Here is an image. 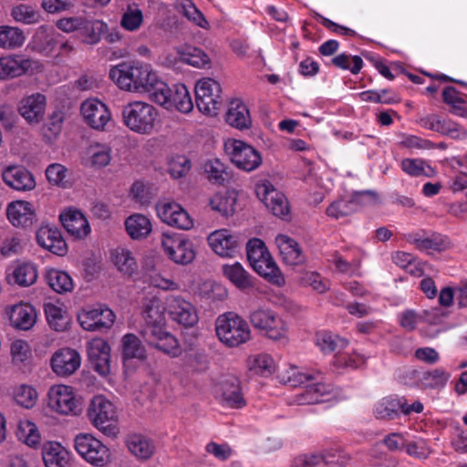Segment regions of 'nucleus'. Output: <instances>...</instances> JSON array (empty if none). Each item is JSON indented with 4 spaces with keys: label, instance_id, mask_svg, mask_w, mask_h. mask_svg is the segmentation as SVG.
<instances>
[{
    "label": "nucleus",
    "instance_id": "obj_19",
    "mask_svg": "<svg viewBox=\"0 0 467 467\" xmlns=\"http://www.w3.org/2000/svg\"><path fill=\"white\" fill-rule=\"evenodd\" d=\"M207 240L212 250L222 257H233L241 243L239 236L228 229L213 232Z\"/></svg>",
    "mask_w": 467,
    "mask_h": 467
},
{
    "label": "nucleus",
    "instance_id": "obj_4",
    "mask_svg": "<svg viewBox=\"0 0 467 467\" xmlns=\"http://www.w3.org/2000/svg\"><path fill=\"white\" fill-rule=\"evenodd\" d=\"M215 330L220 341L230 348L239 347L251 337V330L247 322L233 312L217 317Z\"/></svg>",
    "mask_w": 467,
    "mask_h": 467
},
{
    "label": "nucleus",
    "instance_id": "obj_10",
    "mask_svg": "<svg viewBox=\"0 0 467 467\" xmlns=\"http://www.w3.org/2000/svg\"><path fill=\"white\" fill-rule=\"evenodd\" d=\"M74 446L78 453L94 466L102 467L109 462L110 453L108 447L90 434L77 435Z\"/></svg>",
    "mask_w": 467,
    "mask_h": 467
},
{
    "label": "nucleus",
    "instance_id": "obj_33",
    "mask_svg": "<svg viewBox=\"0 0 467 467\" xmlns=\"http://www.w3.org/2000/svg\"><path fill=\"white\" fill-rule=\"evenodd\" d=\"M36 319L35 309L30 305H16L10 313V322L18 329L28 330L34 326Z\"/></svg>",
    "mask_w": 467,
    "mask_h": 467
},
{
    "label": "nucleus",
    "instance_id": "obj_62",
    "mask_svg": "<svg viewBox=\"0 0 467 467\" xmlns=\"http://www.w3.org/2000/svg\"><path fill=\"white\" fill-rule=\"evenodd\" d=\"M438 127L439 133L450 136L453 139L465 138L467 136L466 130L450 119L440 117Z\"/></svg>",
    "mask_w": 467,
    "mask_h": 467
},
{
    "label": "nucleus",
    "instance_id": "obj_9",
    "mask_svg": "<svg viewBox=\"0 0 467 467\" xmlns=\"http://www.w3.org/2000/svg\"><path fill=\"white\" fill-rule=\"evenodd\" d=\"M423 409V404L419 400L409 405L404 397L388 396L375 404L373 411L378 420H391L399 418L400 412L410 415L413 412L421 413Z\"/></svg>",
    "mask_w": 467,
    "mask_h": 467
},
{
    "label": "nucleus",
    "instance_id": "obj_59",
    "mask_svg": "<svg viewBox=\"0 0 467 467\" xmlns=\"http://www.w3.org/2000/svg\"><path fill=\"white\" fill-rule=\"evenodd\" d=\"M268 253L265 244L261 239L253 238L246 244V254L250 265H256L258 259L268 256Z\"/></svg>",
    "mask_w": 467,
    "mask_h": 467
},
{
    "label": "nucleus",
    "instance_id": "obj_61",
    "mask_svg": "<svg viewBox=\"0 0 467 467\" xmlns=\"http://www.w3.org/2000/svg\"><path fill=\"white\" fill-rule=\"evenodd\" d=\"M192 167L191 161L185 156H176L172 158L168 166V171L174 179L184 177L188 174Z\"/></svg>",
    "mask_w": 467,
    "mask_h": 467
},
{
    "label": "nucleus",
    "instance_id": "obj_2",
    "mask_svg": "<svg viewBox=\"0 0 467 467\" xmlns=\"http://www.w3.org/2000/svg\"><path fill=\"white\" fill-rule=\"evenodd\" d=\"M109 78L122 90L153 92L159 78L149 65L140 62H122L110 68Z\"/></svg>",
    "mask_w": 467,
    "mask_h": 467
},
{
    "label": "nucleus",
    "instance_id": "obj_23",
    "mask_svg": "<svg viewBox=\"0 0 467 467\" xmlns=\"http://www.w3.org/2000/svg\"><path fill=\"white\" fill-rule=\"evenodd\" d=\"M6 216L15 227L28 228L37 221L33 204L26 201L10 202L6 208Z\"/></svg>",
    "mask_w": 467,
    "mask_h": 467
},
{
    "label": "nucleus",
    "instance_id": "obj_8",
    "mask_svg": "<svg viewBox=\"0 0 467 467\" xmlns=\"http://www.w3.org/2000/svg\"><path fill=\"white\" fill-rule=\"evenodd\" d=\"M219 82L207 78L199 80L195 86V100L199 110L207 115H217L223 99Z\"/></svg>",
    "mask_w": 467,
    "mask_h": 467
},
{
    "label": "nucleus",
    "instance_id": "obj_50",
    "mask_svg": "<svg viewBox=\"0 0 467 467\" xmlns=\"http://www.w3.org/2000/svg\"><path fill=\"white\" fill-rule=\"evenodd\" d=\"M249 368L255 374L267 377L275 370V361L270 355L261 353L249 358Z\"/></svg>",
    "mask_w": 467,
    "mask_h": 467
},
{
    "label": "nucleus",
    "instance_id": "obj_44",
    "mask_svg": "<svg viewBox=\"0 0 467 467\" xmlns=\"http://www.w3.org/2000/svg\"><path fill=\"white\" fill-rule=\"evenodd\" d=\"M112 261L118 270L126 275L130 276L137 271V262L128 249H115L112 252Z\"/></svg>",
    "mask_w": 467,
    "mask_h": 467
},
{
    "label": "nucleus",
    "instance_id": "obj_7",
    "mask_svg": "<svg viewBox=\"0 0 467 467\" xmlns=\"http://www.w3.org/2000/svg\"><path fill=\"white\" fill-rule=\"evenodd\" d=\"M88 416L92 424L107 436H115L118 433L115 407L105 397L99 395L91 400Z\"/></svg>",
    "mask_w": 467,
    "mask_h": 467
},
{
    "label": "nucleus",
    "instance_id": "obj_20",
    "mask_svg": "<svg viewBox=\"0 0 467 467\" xmlns=\"http://www.w3.org/2000/svg\"><path fill=\"white\" fill-rule=\"evenodd\" d=\"M80 109L85 122L94 130H103L110 120V112L108 107L99 99L85 100Z\"/></svg>",
    "mask_w": 467,
    "mask_h": 467
},
{
    "label": "nucleus",
    "instance_id": "obj_52",
    "mask_svg": "<svg viewBox=\"0 0 467 467\" xmlns=\"http://www.w3.org/2000/svg\"><path fill=\"white\" fill-rule=\"evenodd\" d=\"M143 23V13L136 5H128L125 12L122 14L120 26L127 31H137Z\"/></svg>",
    "mask_w": 467,
    "mask_h": 467
},
{
    "label": "nucleus",
    "instance_id": "obj_48",
    "mask_svg": "<svg viewBox=\"0 0 467 467\" xmlns=\"http://www.w3.org/2000/svg\"><path fill=\"white\" fill-rule=\"evenodd\" d=\"M11 16L15 21L25 25L37 24L41 19L39 11L26 4L14 6L11 10Z\"/></svg>",
    "mask_w": 467,
    "mask_h": 467
},
{
    "label": "nucleus",
    "instance_id": "obj_51",
    "mask_svg": "<svg viewBox=\"0 0 467 467\" xmlns=\"http://www.w3.org/2000/svg\"><path fill=\"white\" fill-rule=\"evenodd\" d=\"M400 165L402 171L410 176L431 177L434 172L433 169L421 159H404Z\"/></svg>",
    "mask_w": 467,
    "mask_h": 467
},
{
    "label": "nucleus",
    "instance_id": "obj_3",
    "mask_svg": "<svg viewBox=\"0 0 467 467\" xmlns=\"http://www.w3.org/2000/svg\"><path fill=\"white\" fill-rule=\"evenodd\" d=\"M158 116L157 109L143 101L130 102L122 109L125 126L141 135H149L153 131Z\"/></svg>",
    "mask_w": 467,
    "mask_h": 467
},
{
    "label": "nucleus",
    "instance_id": "obj_38",
    "mask_svg": "<svg viewBox=\"0 0 467 467\" xmlns=\"http://www.w3.org/2000/svg\"><path fill=\"white\" fill-rule=\"evenodd\" d=\"M42 458L46 467H65L67 463V451L57 442L43 446Z\"/></svg>",
    "mask_w": 467,
    "mask_h": 467
},
{
    "label": "nucleus",
    "instance_id": "obj_58",
    "mask_svg": "<svg viewBox=\"0 0 467 467\" xmlns=\"http://www.w3.org/2000/svg\"><path fill=\"white\" fill-rule=\"evenodd\" d=\"M304 400L308 403H319L325 401L323 397L329 394L331 386L322 382L306 385Z\"/></svg>",
    "mask_w": 467,
    "mask_h": 467
},
{
    "label": "nucleus",
    "instance_id": "obj_54",
    "mask_svg": "<svg viewBox=\"0 0 467 467\" xmlns=\"http://www.w3.org/2000/svg\"><path fill=\"white\" fill-rule=\"evenodd\" d=\"M13 278L20 286H29L36 281V268L32 264L19 265L13 272Z\"/></svg>",
    "mask_w": 467,
    "mask_h": 467
},
{
    "label": "nucleus",
    "instance_id": "obj_57",
    "mask_svg": "<svg viewBox=\"0 0 467 467\" xmlns=\"http://www.w3.org/2000/svg\"><path fill=\"white\" fill-rule=\"evenodd\" d=\"M389 93V89L366 90L358 94L359 99L364 102H373L379 104H395L400 101L397 94H392L389 98H383V94Z\"/></svg>",
    "mask_w": 467,
    "mask_h": 467
},
{
    "label": "nucleus",
    "instance_id": "obj_1",
    "mask_svg": "<svg viewBox=\"0 0 467 467\" xmlns=\"http://www.w3.org/2000/svg\"><path fill=\"white\" fill-rule=\"evenodd\" d=\"M165 309L160 298L151 297L144 302L142 316L145 325L141 335L149 345L171 357H177L180 354L178 340L164 327Z\"/></svg>",
    "mask_w": 467,
    "mask_h": 467
},
{
    "label": "nucleus",
    "instance_id": "obj_35",
    "mask_svg": "<svg viewBox=\"0 0 467 467\" xmlns=\"http://www.w3.org/2000/svg\"><path fill=\"white\" fill-rule=\"evenodd\" d=\"M226 122L239 130L248 129L251 125V118L246 106L239 100L231 102L225 116Z\"/></svg>",
    "mask_w": 467,
    "mask_h": 467
},
{
    "label": "nucleus",
    "instance_id": "obj_13",
    "mask_svg": "<svg viewBox=\"0 0 467 467\" xmlns=\"http://www.w3.org/2000/svg\"><path fill=\"white\" fill-rule=\"evenodd\" d=\"M78 320L85 330L104 331L113 326L115 314L105 306L87 307L78 314Z\"/></svg>",
    "mask_w": 467,
    "mask_h": 467
},
{
    "label": "nucleus",
    "instance_id": "obj_64",
    "mask_svg": "<svg viewBox=\"0 0 467 467\" xmlns=\"http://www.w3.org/2000/svg\"><path fill=\"white\" fill-rule=\"evenodd\" d=\"M186 365L194 372L202 373L208 369L209 359L204 351H194L188 354Z\"/></svg>",
    "mask_w": 467,
    "mask_h": 467
},
{
    "label": "nucleus",
    "instance_id": "obj_34",
    "mask_svg": "<svg viewBox=\"0 0 467 467\" xmlns=\"http://www.w3.org/2000/svg\"><path fill=\"white\" fill-rule=\"evenodd\" d=\"M223 274L231 283L241 290L250 288L254 285L252 276L238 262L232 265H223Z\"/></svg>",
    "mask_w": 467,
    "mask_h": 467
},
{
    "label": "nucleus",
    "instance_id": "obj_22",
    "mask_svg": "<svg viewBox=\"0 0 467 467\" xmlns=\"http://www.w3.org/2000/svg\"><path fill=\"white\" fill-rule=\"evenodd\" d=\"M88 357L92 368L99 375L106 376L110 371V348L100 338L93 339L88 346Z\"/></svg>",
    "mask_w": 467,
    "mask_h": 467
},
{
    "label": "nucleus",
    "instance_id": "obj_43",
    "mask_svg": "<svg viewBox=\"0 0 467 467\" xmlns=\"http://www.w3.org/2000/svg\"><path fill=\"white\" fill-rule=\"evenodd\" d=\"M209 204L213 211L228 217L235 211L236 195L234 192L216 193L210 198Z\"/></svg>",
    "mask_w": 467,
    "mask_h": 467
},
{
    "label": "nucleus",
    "instance_id": "obj_63",
    "mask_svg": "<svg viewBox=\"0 0 467 467\" xmlns=\"http://www.w3.org/2000/svg\"><path fill=\"white\" fill-rule=\"evenodd\" d=\"M366 361V358L358 354H342L335 357V366L337 368H358L361 367Z\"/></svg>",
    "mask_w": 467,
    "mask_h": 467
},
{
    "label": "nucleus",
    "instance_id": "obj_45",
    "mask_svg": "<svg viewBox=\"0 0 467 467\" xmlns=\"http://www.w3.org/2000/svg\"><path fill=\"white\" fill-rule=\"evenodd\" d=\"M316 344L323 353L327 354L344 348L348 341L331 332L321 331L316 335Z\"/></svg>",
    "mask_w": 467,
    "mask_h": 467
},
{
    "label": "nucleus",
    "instance_id": "obj_37",
    "mask_svg": "<svg viewBox=\"0 0 467 467\" xmlns=\"http://www.w3.org/2000/svg\"><path fill=\"white\" fill-rule=\"evenodd\" d=\"M125 226L132 239L145 238L151 232V223L145 215L135 213L126 219Z\"/></svg>",
    "mask_w": 467,
    "mask_h": 467
},
{
    "label": "nucleus",
    "instance_id": "obj_56",
    "mask_svg": "<svg viewBox=\"0 0 467 467\" xmlns=\"http://www.w3.org/2000/svg\"><path fill=\"white\" fill-rule=\"evenodd\" d=\"M331 62L338 68L350 70L352 74L359 73L364 65L359 56H351L346 53L336 56Z\"/></svg>",
    "mask_w": 467,
    "mask_h": 467
},
{
    "label": "nucleus",
    "instance_id": "obj_14",
    "mask_svg": "<svg viewBox=\"0 0 467 467\" xmlns=\"http://www.w3.org/2000/svg\"><path fill=\"white\" fill-rule=\"evenodd\" d=\"M48 405L57 412L64 415H77L81 411V403L75 397L69 386H53L48 392Z\"/></svg>",
    "mask_w": 467,
    "mask_h": 467
},
{
    "label": "nucleus",
    "instance_id": "obj_47",
    "mask_svg": "<svg viewBox=\"0 0 467 467\" xmlns=\"http://www.w3.org/2000/svg\"><path fill=\"white\" fill-rule=\"evenodd\" d=\"M223 401L232 408H242L245 405V400L241 393V389L237 379L225 381L223 386Z\"/></svg>",
    "mask_w": 467,
    "mask_h": 467
},
{
    "label": "nucleus",
    "instance_id": "obj_29",
    "mask_svg": "<svg viewBox=\"0 0 467 467\" xmlns=\"http://www.w3.org/2000/svg\"><path fill=\"white\" fill-rule=\"evenodd\" d=\"M125 442L129 451L140 461L149 460L156 451L153 441L142 434H129Z\"/></svg>",
    "mask_w": 467,
    "mask_h": 467
},
{
    "label": "nucleus",
    "instance_id": "obj_12",
    "mask_svg": "<svg viewBox=\"0 0 467 467\" xmlns=\"http://www.w3.org/2000/svg\"><path fill=\"white\" fill-rule=\"evenodd\" d=\"M224 147L231 161L240 170L252 171L262 164L259 151L242 140H230Z\"/></svg>",
    "mask_w": 467,
    "mask_h": 467
},
{
    "label": "nucleus",
    "instance_id": "obj_17",
    "mask_svg": "<svg viewBox=\"0 0 467 467\" xmlns=\"http://www.w3.org/2000/svg\"><path fill=\"white\" fill-rule=\"evenodd\" d=\"M156 208L159 218L170 226L182 230H189L193 226L189 213L177 202L159 203Z\"/></svg>",
    "mask_w": 467,
    "mask_h": 467
},
{
    "label": "nucleus",
    "instance_id": "obj_28",
    "mask_svg": "<svg viewBox=\"0 0 467 467\" xmlns=\"http://www.w3.org/2000/svg\"><path fill=\"white\" fill-rule=\"evenodd\" d=\"M45 108L46 97L36 93L21 100L19 112L28 123H38L43 119Z\"/></svg>",
    "mask_w": 467,
    "mask_h": 467
},
{
    "label": "nucleus",
    "instance_id": "obj_60",
    "mask_svg": "<svg viewBox=\"0 0 467 467\" xmlns=\"http://www.w3.org/2000/svg\"><path fill=\"white\" fill-rule=\"evenodd\" d=\"M180 5L182 12L190 21H192L200 27H207V20L192 0H182Z\"/></svg>",
    "mask_w": 467,
    "mask_h": 467
},
{
    "label": "nucleus",
    "instance_id": "obj_11",
    "mask_svg": "<svg viewBox=\"0 0 467 467\" xmlns=\"http://www.w3.org/2000/svg\"><path fill=\"white\" fill-rule=\"evenodd\" d=\"M255 193L275 216L282 219L289 217L290 208L286 197L275 189L269 181H259L255 184Z\"/></svg>",
    "mask_w": 467,
    "mask_h": 467
},
{
    "label": "nucleus",
    "instance_id": "obj_6",
    "mask_svg": "<svg viewBox=\"0 0 467 467\" xmlns=\"http://www.w3.org/2000/svg\"><path fill=\"white\" fill-rule=\"evenodd\" d=\"M252 326L274 341H287L288 327L285 320L268 307H257L249 314Z\"/></svg>",
    "mask_w": 467,
    "mask_h": 467
},
{
    "label": "nucleus",
    "instance_id": "obj_27",
    "mask_svg": "<svg viewBox=\"0 0 467 467\" xmlns=\"http://www.w3.org/2000/svg\"><path fill=\"white\" fill-rule=\"evenodd\" d=\"M67 232L75 239H83L90 233L88 221L78 210H67L59 216Z\"/></svg>",
    "mask_w": 467,
    "mask_h": 467
},
{
    "label": "nucleus",
    "instance_id": "obj_25",
    "mask_svg": "<svg viewBox=\"0 0 467 467\" xmlns=\"http://www.w3.org/2000/svg\"><path fill=\"white\" fill-rule=\"evenodd\" d=\"M79 354L72 348L57 350L52 357L51 367L53 371L62 377L73 374L80 366Z\"/></svg>",
    "mask_w": 467,
    "mask_h": 467
},
{
    "label": "nucleus",
    "instance_id": "obj_36",
    "mask_svg": "<svg viewBox=\"0 0 467 467\" xmlns=\"http://www.w3.org/2000/svg\"><path fill=\"white\" fill-rule=\"evenodd\" d=\"M79 32L85 44L96 45L101 40L102 36L108 32V25L101 20H88L83 17Z\"/></svg>",
    "mask_w": 467,
    "mask_h": 467
},
{
    "label": "nucleus",
    "instance_id": "obj_31",
    "mask_svg": "<svg viewBox=\"0 0 467 467\" xmlns=\"http://www.w3.org/2000/svg\"><path fill=\"white\" fill-rule=\"evenodd\" d=\"M414 378L422 389H440L446 386L451 374L445 369L438 368L431 370L418 371L413 370Z\"/></svg>",
    "mask_w": 467,
    "mask_h": 467
},
{
    "label": "nucleus",
    "instance_id": "obj_42",
    "mask_svg": "<svg viewBox=\"0 0 467 467\" xmlns=\"http://www.w3.org/2000/svg\"><path fill=\"white\" fill-rule=\"evenodd\" d=\"M204 172L213 184L223 185L231 177L227 166L219 159L208 161L204 164Z\"/></svg>",
    "mask_w": 467,
    "mask_h": 467
},
{
    "label": "nucleus",
    "instance_id": "obj_15",
    "mask_svg": "<svg viewBox=\"0 0 467 467\" xmlns=\"http://www.w3.org/2000/svg\"><path fill=\"white\" fill-rule=\"evenodd\" d=\"M161 245L167 256L178 265H187L195 257L193 244L180 235L162 234Z\"/></svg>",
    "mask_w": 467,
    "mask_h": 467
},
{
    "label": "nucleus",
    "instance_id": "obj_5",
    "mask_svg": "<svg viewBox=\"0 0 467 467\" xmlns=\"http://www.w3.org/2000/svg\"><path fill=\"white\" fill-rule=\"evenodd\" d=\"M150 99L169 110L176 109L182 113H189L193 109L190 92L184 84H175L170 88L159 79Z\"/></svg>",
    "mask_w": 467,
    "mask_h": 467
},
{
    "label": "nucleus",
    "instance_id": "obj_46",
    "mask_svg": "<svg viewBox=\"0 0 467 467\" xmlns=\"http://www.w3.org/2000/svg\"><path fill=\"white\" fill-rule=\"evenodd\" d=\"M16 437L19 441L28 445L29 447L36 448L40 444V434L35 423L29 420H21L18 424L16 431Z\"/></svg>",
    "mask_w": 467,
    "mask_h": 467
},
{
    "label": "nucleus",
    "instance_id": "obj_30",
    "mask_svg": "<svg viewBox=\"0 0 467 467\" xmlns=\"http://www.w3.org/2000/svg\"><path fill=\"white\" fill-rule=\"evenodd\" d=\"M275 243L279 248L283 261L289 265H298L304 263L305 257L298 243L285 234H278Z\"/></svg>",
    "mask_w": 467,
    "mask_h": 467
},
{
    "label": "nucleus",
    "instance_id": "obj_26",
    "mask_svg": "<svg viewBox=\"0 0 467 467\" xmlns=\"http://www.w3.org/2000/svg\"><path fill=\"white\" fill-rule=\"evenodd\" d=\"M405 240L409 244H413L418 250L427 253L441 252L447 247L444 237L437 233L430 234L423 231L410 233L405 235Z\"/></svg>",
    "mask_w": 467,
    "mask_h": 467
},
{
    "label": "nucleus",
    "instance_id": "obj_41",
    "mask_svg": "<svg viewBox=\"0 0 467 467\" xmlns=\"http://www.w3.org/2000/svg\"><path fill=\"white\" fill-rule=\"evenodd\" d=\"M46 280L50 288L58 294L70 292L74 288L71 276L64 271L50 269L46 275Z\"/></svg>",
    "mask_w": 467,
    "mask_h": 467
},
{
    "label": "nucleus",
    "instance_id": "obj_24",
    "mask_svg": "<svg viewBox=\"0 0 467 467\" xmlns=\"http://www.w3.org/2000/svg\"><path fill=\"white\" fill-rule=\"evenodd\" d=\"M37 244L43 248L57 255H64L67 246L60 231L56 226L42 225L36 234Z\"/></svg>",
    "mask_w": 467,
    "mask_h": 467
},
{
    "label": "nucleus",
    "instance_id": "obj_49",
    "mask_svg": "<svg viewBox=\"0 0 467 467\" xmlns=\"http://www.w3.org/2000/svg\"><path fill=\"white\" fill-rule=\"evenodd\" d=\"M45 314L49 326L56 331H63L68 326V317L65 311L54 304L45 305Z\"/></svg>",
    "mask_w": 467,
    "mask_h": 467
},
{
    "label": "nucleus",
    "instance_id": "obj_18",
    "mask_svg": "<svg viewBox=\"0 0 467 467\" xmlns=\"http://www.w3.org/2000/svg\"><path fill=\"white\" fill-rule=\"evenodd\" d=\"M36 62L25 55L14 54L0 57V80L21 77L33 71Z\"/></svg>",
    "mask_w": 467,
    "mask_h": 467
},
{
    "label": "nucleus",
    "instance_id": "obj_16",
    "mask_svg": "<svg viewBox=\"0 0 467 467\" xmlns=\"http://www.w3.org/2000/svg\"><path fill=\"white\" fill-rule=\"evenodd\" d=\"M167 312L173 321L185 327H193L199 319L195 306L181 296L168 299Z\"/></svg>",
    "mask_w": 467,
    "mask_h": 467
},
{
    "label": "nucleus",
    "instance_id": "obj_40",
    "mask_svg": "<svg viewBox=\"0 0 467 467\" xmlns=\"http://www.w3.org/2000/svg\"><path fill=\"white\" fill-rule=\"evenodd\" d=\"M26 36L22 29L16 26H0V47L4 49H16L24 45Z\"/></svg>",
    "mask_w": 467,
    "mask_h": 467
},
{
    "label": "nucleus",
    "instance_id": "obj_32",
    "mask_svg": "<svg viewBox=\"0 0 467 467\" xmlns=\"http://www.w3.org/2000/svg\"><path fill=\"white\" fill-rule=\"evenodd\" d=\"M251 266L258 275L265 277L273 285L283 286L285 284V277L272 258L270 253H268V256H264V258L258 259L256 265L253 264Z\"/></svg>",
    "mask_w": 467,
    "mask_h": 467
},
{
    "label": "nucleus",
    "instance_id": "obj_53",
    "mask_svg": "<svg viewBox=\"0 0 467 467\" xmlns=\"http://www.w3.org/2000/svg\"><path fill=\"white\" fill-rule=\"evenodd\" d=\"M38 394L30 385L22 384L14 390V399L16 402L26 409H31L37 400Z\"/></svg>",
    "mask_w": 467,
    "mask_h": 467
},
{
    "label": "nucleus",
    "instance_id": "obj_39",
    "mask_svg": "<svg viewBox=\"0 0 467 467\" xmlns=\"http://www.w3.org/2000/svg\"><path fill=\"white\" fill-rule=\"evenodd\" d=\"M122 358L124 361L137 358L143 360L146 358V349L140 339L134 334H126L121 340Z\"/></svg>",
    "mask_w": 467,
    "mask_h": 467
},
{
    "label": "nucleus",
    "instance_id": "obj_55",
    "mask_svg": "<svg viewBox=\"0 0 467 467\" xmlns=\"http://www.w3.org/2000/svg\"><path fill=\"white\" fill-rule=\"evenodd\" d=\"M357 208L355 200H337L327 208V214L334 219H340L354 213Z\"/></svg>",
    "mask_w": 467,
    "mask_h": 467
},
{
    "label": "nucleus",
    "instance_id": "obj_21",
    "mask_svg": "<svg viewBox=\"0 0 467 467\" xmlns=\"http://www.w3.org/2000/svg\"><path fill=\"white\" fill-rule=\"evenodd\" d=\"M2 178L6 185L17 192L32 191L36 184L31 171L19 165L8 166L4 169Z\"/></svg>",
    "mask_w": 467,
    "mask_h": 467
}]
</instances>
